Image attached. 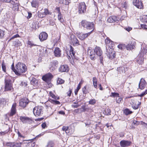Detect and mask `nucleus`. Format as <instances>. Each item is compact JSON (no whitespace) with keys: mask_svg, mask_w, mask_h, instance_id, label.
<instances>
[{"mask_svg":"<svg viewBox=\"0 0 147 147\" xmlns=\"http://www.w3.org/2000/svg\"><path fill=\"white\" fill-rule=\"evenodd\" d=\"M12 69L17 75L21 76L22 73L25 72L27 69L26 66L22 63L19 62L15 66L16 69L13 64L11 65Z\"/></svg>","mask_w":147,"mask_h":147,"instance_id":"f257e3e1","label":"nucleus"},{"mask_svg":"<svg viewBox=\"0 0 147 147\" xmlns=\"http://www.w3.org/2000/svg\"><path fill=\"white\" fill-rule=\"evenodd\" d=\"M11 78V77L9 76L5 77V91H12L13 90Z\"/></svg>","mask_w":147,"mask_h":147,"instance_id":"f03ea898","label":"nucleus"},{"mask_svg":"<svg viewBox=\"0 0 147 147\" xmlns=\"http://www.w3.org/2000/svg\"><path fill=\"white\" fill-rule=\"evenodd\" d=\"M146 53H147V47L146 46L145 47H144L143 49H141L140 52L137 57V62L139 64H141L143 63V56L144 54Z\"/></svg>","mask_w":147,"mask_h":147,"instance_id":"7ed1b4c3","label":"nucleus"},{"mask_svg":"<svg viewBox=\"0 0 147 147\" xmlns=\"http://www.w3.org/2000/svg\"><path fill=\"white\" fill-rule=\"evenodd\" d=\"M81 24L82 26L88 30H92L91 31L92 33L94 29V24L93 22H89L86 21H82L81 22Z\"/></svg>","mask_w":147,"mask_h":147,"instance_id":"20e7f679","label":"nucleus"},{"mask_svg":"<svg viewBox=\"0 0 147 147\" xmlns=\"http://www.w3.org/2000/svg\"><path fill=\"white\" fill-rule=\"evenodd\" d=\"M34 115L37 117L43 114V107L42 106H36L33 110Z\"/></svg>","mask_w":147,"mask_h":147,"instance_id":"39448f33","label":"nucleus"},{"mask_svg":"<svg viewBox=\"0 0 147 147\" xmlns=\"http://www.w3.org/2000/svg\"><path fill=\"white\" fill-rule=\"evenodd\" d=\"M106 54L108 57L110 59H112L115 57V52L113 51L112 48L106 47Z\"/></svg>","mask_w":147,"mask_h":147,"instance_id":"423d86ee","label":"nucleus"},{"mask_svg":"<svg viewBox=\"0 0 147 147\" xmlns=\"http://www.w3.org/2000/svg\"><path fill=\"white\" fill-rule=\"evenodd\" d=\"M94 53L96 54L100 57L99 60L100 61V63H103V57L102 56V52L100 48L98 47H96L94 49Z\"/></svg>","mask_w":147,"mask_h":147,"instance_id":"0eeeda50","label":"nucleus"},{"mask_svg":"<svg viewBox=\"0 0 147 147\" xmlns=\"http://www.w3.org/2000/svg\"><path fill=\"white\" fill-rule=\"evenodd\" d=\"M58 62L56 60H53L51 61L49 66V68L51 71H53L57 68Z\"/></svg>","mask_w":147,"mask_h":147,"instance_id":"6e6552de","label":"nucleus"},{"mask_svg":"<svg viewBox=\"0 0 147 147\" xmlns=\"http://www.w3.org/2000/svg\"><path fill=\"white\" fill-rule=\"evenodd\" d=\"M86 6L84 2H82L79 3L78 9L80 13L85 12L86 11Z\"/></svg>","mask_w":147,"mask_h":147,"instance_id":"1a4fd4ad","label":"nucleus"},{"mask_svg":"<svg viewBox=\"0 0 147 147\" xmlns=\"http://www.w3.org/2000/svg\"><path fill=\"white\" fill-rule=\"evenodd\" d=\"M20 119L23 123L30 124L32 122V119L27 117L21 116L20 117Z\"/></svg>","mask_w":147,"mask_h":147,"instance_id":"9d476101","label":"nucleus"},{"mask_svg":"<svg viewBox=\"0 0 147 147\" xmlns=\"http://www.w3.org/2000/svg\"><path fill=\"white\" fill-rule=\"evenodd\" d=\"M88 54L90 56L91 60H94L95 55L94 50L93 51V49L90 47L88 48L87 49Z\"/></svg>","mask_w":147,"mask_h":147,"instance_id":"9b49d317","label":"nucleus"},{"mask_svg":"<svg viewBox=\"0 0 147 147\" xmlns=\"http://www.w3.org/2000/svg\"><path fill=\"white\" fill-rule=\"evenodd\" d=\"M28 100L27 98H25L20 99L19 102V105L22 107H25L28 104Z\"/></svg>","mask_w":147,"mask_h":147,"instance_id":"f8f14e48","label":"nucleus"},{"mask_svg":"<svg viewBox=\"0 0 147 147\" xmlns=\"http://www.w3.org/2000/svg\"><path fill=\"white\" fill-rule=\"evenodd\" d=\"M92 33V31H90L86 33H80L78 35V38L81 40H83L87 38Z\"/></svg>","mask_w":147,"mask_h":147,"instance_id":"ddd939ff","label":"nucleus"},{"mask_svg":"<svg viewBox=\"0 0 147 147\" xmlns=\"http://www.w3.org/2000/svg\"><path fill=\"white\" fill-rule=\"evenodd\" d=\"M70 40L74 45L77 46L79 45L78 40L73 34L70 36Z\"/></svg>","mask_w":147,"mask_h":147,"instance_id":"4468645a","label":"nucleus"},{"mask_svg":"<svg viewBox=\"0 0 147 147\" xmlns=\"http://www.w3.org/2000/svg\"><path fill=\"white\" fill-rule=\"evenodd\" d=\"M133 3L138 8L141 9L143 7V4L141 0H134Z\"/></svg>","mask_w":147,"mask_h":147,"instance_id":"2eb2a0df","label":"nucleus"},{"mask_svg":"<svg viewBox=\"0 0 147 147\" xmlns=\"http://www.w3.org/2000/svg\"><path fill=\"white\" fill-rule=\"evenodd\" d=\"M105 42L106 46V48H113L114 46V42L109 38H107L106 39Z\"/></svg>","mask_w":147,"mask_h":147,"instance_id":"dca6fc26","label":"nucleus"},{"mask_svg":"<svg viewBox=\"0 0 147 147\" xmlns=\"http://www.w3.org/2000/svg\"><path fill=\"white\" fill-rule=\"evenodd\" d=\"M146 83L143 78H141L139 84V88L141 90L143 89L146 86Z\"/></svg>","mask_w":147,"mask_h":147,"instance_id":"f3484780","label":"nucleus"},{"mask_svg":"<svg viewBox=\"0 0 147 147\" xmlns=\"http://www.w3.org/2000/svg\"><path fill=\"white\" fill-rule=\"evenodd\" d=\"M131 143L130 141L122 140L120 142V144L122 147H125L129 146Z\"/></svg>","mask_w":147,"mask_h":147,"instance_id":"a211bd4d","label":"nucleus"},{"mask_svg":"<svg viewBox=\"0 0 147 147\" xmlns=\"http://www.w3.org/2000/svg\"><path fill=\"white\" fill-rule=\"evenodd\" d=\"M48 37L47 34L45 32L40 33L39 36V38L40 41H42L47 39Z\"/></svg>","mask_w":147,"mask_h":147,"instance_id":"6ab92c4d","label":"nucleus"},{"mask_svg":"<svg viewBox=\"0 0 147 147\" xmlns=\"http://www.w3.org/2000/svg\"><path fill=\"white\" fill-rule=\"evenodd\" d=\"M59 69V71L61 72H67L68 71L69 69L67 65H64L61 66Z\"/></svg>","mask_w":147,"mask_h":147,"instance_id":"aec40b11","label":"nucleus"},{"mask_svg":"<svg viewBox=\"0 0 147 147\" xmlns=\"http://www.w3.org/2000/svg\"><path fill=\"white\" fill-rule=\"evenodd\" d=\"M16 103H14L13 104L11 109V112L9 115L10 116H12L16 114Z\"/></svg>","mask_w":147,"mask_h":147,"instance_id":"412c9836","label":"nucleus"},{"mask_svg":"<svg viewBox=\"0 0 147 147\" xmlns=\"http://www.w3.org/2000/svg\"><path fill=\"white\" fill-rule=\"evenodd\" d=\"M52 77V75L51 73H49L43 76L42 79L44 81L47 82L50 80Z\"/></svg>","mask_w":147,"mask_h":147,"instance_id":"4be33fe9","label":"nucleus"},{"mask_svg":"<svg viewBox=\"0 0 147 147\" xmlns=\"http://www.w3.org/2000/svg\"><path fill=\"white\" fill-rule=\"evenodd\" d=\"M119 20V18H117L115 16H112L109 17L107 19V21L110 23Z\"/></svg>","mask_w":147,"mask_h":147,"instance_id":"5701e85b","label":"nucleus"},{"mask_svg":"<svg viewBox=\"0 0 147 147\" xmlns=\"http://www.w3.org/2000/svg\"><path fill=\"white\" fill-rule=\"evenodd\" d=\"M69 46L70 48L69 53L71 55V57L73 59H76L77 60L78 59L75 56V53L74 51V48L72 47V46H71V45H70Z\"/></svg>","mask_w":147,"mask_h":147,"instance_id":"b1692460","label":"nucleus"},{"mask_svg":"<svg viewBox=\"0 0 147 147\" xmlns=\"http://www.w3.org/2000/svg\"><path fill=\"white\" fill-rule=\"evenodd\" d=\"M54 54L55 57H60L61 56V51L59 48H55L54 51Z\"/></svg>","mask_w":147,"mask_h":147,"instance_id":"393cba45","label":"nucleus"},{"mask_svg":"<svg viewBox=\"0 0 147 147\" xmlns=\"http://www.w3.org/2000/svg\"><path fill=\"white\" fill-rule=\"evenodd\" d=\"M31 83L34 86H37L38 84V80L34 78H32L31 80Z\"/></svg>","mask_w":147,"mask_h":147,"instance_id":"a878e982","label":"nucleus"},{"mask_svg":"<svg viewBox=\"0 0 147 147\" xmlns=\"http://www.w3.org/2000/svg\"><path fill=\"white\" fill-rule=\"evenodd\" d=\"M31 5L33 7L36 8L38 7V0H32L31 2Z\"/></svg>","mask_w":147,"mask_h":147,"instance_id":"bb28decb","label":"nucleus"},{"mask_svg":"<svg viewBox=\"0 0 147 147\" xmlns=\"http://www.w3.org/2000/svg\"><path fill=\"white\" fill-rule=\"evenodd\" d=\"M118 74H122L125 72V68L123 67H121L117 68Z\"/></svg>","mask_w":147,"mask_h":147,"instance_id":"cd10ccee","label":"nucleus"},{"mask_svg":"<svg viewBox=\"0 0 147 147\" xmlns=\"http://www.w3.org/2000/svg\"><path fill=\"white\" fill-rule=\"evenodd\" d=\"M135 46L132 43L129 44L126 46V48L127 50H130L134 49Z\"/></svg>","mask_w":147,"mask_h":147,"instance_id":"c85d7f7f","label":"nucleus"},{"mask_svg":"<svg viewBox=\"0 0 147 147\" xmlns=\"http://www.w3.org/2000/svg\"><path fill=\"white\" fill-rule=\"evenodd\" d=\"M7 102V99L4 98L0 99V104L4 106L5 105L6 102Z\"/></svg>","mask_w":147,"mask_h":147,"instance_id":"c756f323","label":"nucleus"},{"mask_svg":"<svg viewBox=\"0 0 147 147\" xmlns=\"http://www.w3.org/2000/svg\"><path fill=\"white\" fill-rule=\"evenodd\" d=\"M92 81L93 85L95 88H97V79L95 77H94L92 78Z\"/></svg>","mask_w":147,"mask_h":147,"instance_id":"7c9ffc66","label":"nucleus"},{"mask_svg":"<svg viewBox=\"0 0 147 147\" xmlns=\"http://www.w3.org/2000/svg\"><path fill=\"white\" fill-rule=\"evenodd\" d=\"M49 101L51 103L55 105H58L60 104V102L59 101L54 100L52 99H50L49 100Z\"/></svg>","mask_w":147,"mask_h":147,"instance_id":"2f4dec72","label":"nucleus"},{"mask_svg":"<svg viewBox=\"0 0 147 147\" xmlns=\"http://www.w3.org/2000/svg\"><path fill=\"white\" fill-rule=\"evenodd\" d=\"M124 113L126 115L130 114L132 113V112L131 111L128 109H125L123 111Z\"/></svg>","mask_w":147,"mask_h":147,"instance_id":"473e14b6","label":"nucleus"},{"mask_svg":"<svg viewBox=\"0 0 147 147\" xmlns=\"http://www.w3.org/2000/svg\"><path fill=\"white\" fill-rule=\"evenodd\" d=\"M141 20L143 22L147 23V15L143 16Z\"/></svg>","mask_w":147,"mask_h":147,"instance_id":"72a5a7b5","label":"nucleus"},{"mask_svg":"<svg viewBox=\"0 0 147 147\" xmlns=\"http://www.w3.org/2000/svg\"><path fill=\"white\" fill-rule=\"evenodd\" d=\"M22 144V142H13V147H20Z\"/></svg>","mask_w":147,"mask_h":147,"instance_id":"f704fd0d","label":"nucleus"},{"mask_svg":"<svg viewBox=\"0 0 147 147\" xmlns=\"http://www.w3.org/2000/svg\"><path fill=\"white\" fill-rule=\"evenodd\" d=\"M13 5V8L14 10L16 11H18L19 10L18 5V3H15Z\"/></svg>","mask_w":147,"mask_h":147,"instance_id":"c9c22d12","label":"nucleus"},{"mask_svg":"<svg viewBox=\"0 0 147 147\" xmlns=\"http://www.w3.org/2000/svg\"><path fill=\"white\" fill-rule=\"evenodd\" d=\"M37 16L39 18H43L45 16L43 12L38 11L37 13Z\"/></svg>","mask_w":147,"mask_h":147,"instance_id":"e433bc0d","label":"nucleus"},{"mask_svg":"<svg viewBox=\"0 0 147 147\" xmlns=\"http://www.w3.org/2000/svg\"><path fill=\"white\" fill-rule=\"evenodd\" d=\"M58 18L59 20L62 23L64 21L63 18H62L61 16V13L60 14H58Z\"/></svg>","mask_w":147,"mask_h":147,"instance_id":"4c0bfd02","label":"nucleus"},{"mask_svg":"<svg viewBox=\"0 0 147 147\" xmlns=\"http://www.w3.org/2000/svg\"><path fill=\"white\" fill-rule=\"evenodd\" d=\"M119 96V94L118 93L116 92H112L111 95L110 96L111 97H116L117 98Z\"/></svg>","mask_w":147,"mask_h":147,"instance_id":"58836bf2","label":"nucleus"},{"mask_svg":"<svg viewBox=\"0 0 147 147\" xmlns=\"http://www.w3.org/2000/svg\"><path fill=\"white\" fill-rule=\"evenodd\" d=\"M64 81L60 78H58L57 80V83L59 84H62L64 83Z\"/></svg>","mask_w":147,"mask_h":147,"instance_id":"ea45409f","label":"nucleus"},{"mask_svg":"<svg viewBox=\"0 0 147 147\" xmlns=\"http://www.w3.org/2000/svg\"><path fill=\"white\" fill-rule=\"evenodd\" d=\"M116 102L117 103H119L122 100V98L119 96L117 98H116Z\"/></svg>","mask_w":147,"mask_h":147,"instance_id":"a19ab883","label":"nucleus"},{"mask_svg":"<svg viewBox=\"0 0 147 147\" xmlns=\"http://www.w3.org/2000/svg\"><path fill=\"white\" fill-rule=\"evenodd\" d=\"M132 107L134 109H136L138 108V105L134 104V103L132 102V104L131 105Z\"/></svg>","mask_w":147,"mask_h":147,"instance_id":"79ce46f5","label":"nucleus"},{"mask_svg":"<svg viewBox=\"0 0 147 147\" xmlns=\"http://www.w3.org/2000/svg\"><path fill=\"white\" fill-rule=\"evenodd\" d=\"M105 114L107 115H109L111 114V110L109 109L108 108L107 109H106L105 110Z\"/></svg>","mask_w":147,"mask_h":147,"instance_id":"37998d69","label":"nucleus"},{"mask_svg":"<svg viewBox=\"0 0 147 147\" xmlns=\"http://www.w3.org/2000/svg\"><path fill=\"white\" fill-rule=\"evenodd\" d=\"M74 104H75V105H72V107L74 108H77L79 107L82 104H79L78 102H77V103H76L75 102L74 103Z\"/></svg>","mask_w":147,"mask_h":147,"instance_id":"c03bdc74","label":"nucleus"},{"mask_svg":"<svg viewBox=\"0 0 147 147\" xmlns=\"http://www.w3.org/2000/svg\"><path fill=\"white\" fill-rule=\"evenodd\" d=\"M54 146L53 143L52 141L49 142L47 146V147H53Z\"/></svg>","mask_w":147,"mask_h":147,"instance_id":"a18cd8bd","label":"nucleus"},{"mask_svg":"<svg viewBox=\"0 0 147 147\" xmlns=\"http://www.w3.org/2000/svg\"><path fill=\"white\" fill-rule=\"evenodd\" d=\"M13 142H8L6 144V146L10 147H13Z\"/></svg>","mask_w":147,"mask_h":147,"instance_id":"49530a36","label":"nucleus"},{"mask_svg":"<svg viewBox=\"0 0 147 147\" xmlns=\"http://www.w3.org/2000/svg\"><path fill=\"white\" fill-rule=\"evenodd\" d=\"M28 44L30 46V47L36 46V45L34 44L31 41L28 40L27 42Z\"/></svg>","mask_w":147,"mask_h":147,"instance_id":"de8ad7c7","label":"nucleus"},{"mask_svg":"<svg viewBox=\"0 0 147 147\" xmlns=\"http://www.w3.org/2000/svg\"><path fill=\"white\" fill-rule=\"evenodd\" d=\"M2 68L3 71L4 72H6V67L5 65V64L3 63L2 64Z\"/></svg>","mask_w":147,"mask_h":147,"instance_id":"09e8293b","label":"nucleus"},{"mask_svg":"<svg viewBox=\"0 0 147 147\" xmlns=\"http://www.w3.org/2000/svg\"><path fill=\"white\" fill-rule=\"evenodd\" d=\"M147 94V90L142 92L141 94L138 95V96L142 97Z\"/></svg>","mask_w":147,"mask_h":147,"instance_id":"8fccbe9b","label":"nucleus"},{"mask_svg":"<svg viewBox=\"0 0 147 147\" xmlns=\"http://www.w3.org/2000/svg\"><path fill=\"white\" fill-rule=\"evenodd\" d=\"M44 13L45 14V16L48 14H50V12H49L48 10L47 9H45L44 10Z\"/></svg>","mask_w":147,"mask_h":147,"instance_id":"3c124183","label":"nucleus"},{"mask_svg":"<svg viewBox=\"0 0 147 147\" xmlns=\"http://www.w3.org/2000/svg\"><path fill=\"white\" fill-rule=\"evenodd\" d=\"M89 103L91 105H94L96 102V100L94 99H92L89 101Z\"/></svg>","mask_w":147,"mask_h":147,"instance_id":"603ef678","label":"nucleus"},{"mask_svg":"<svg viewBox=\"0 0 147 147\" xmlns=\"http://www.w3.org/2000/svg\"><path fill=\"white\" fill-rule=\"evenodd\" d=\"M5 3H11L13 5V4L15 2L12 0H5Z\"/></svg>","mask_w":147,"mask_h":147,"instance_id":"864d4df0","label":"nucleus"},{"mask_svg":"<svg viewBox=\"0 0 147 147\" xmlns=\"http://www.w3.org/2000/svg\"><path fill=\"white\" fill-rule=\"evenodd\" d=\"M68 127L65 126H63L62 128V130L63 131H65L66 133H67V131L68 130Z\"/></svg>","mask_w":147,"mask_h":147,"instance_id":"5fc2aeb1","label":"nucleus"},{"mask_svg":"<svg viewBox=\"0 0 147 147\" xmlns=\"http://www.w3.org/2000/svg\"><path fill=\"white\" fill-rule=\"evenodd\" d=\"M70 0H63V3L66 5H67L70 3Z\"/></svg>","mask_w":147,"mask_h":147,"instance_id":"6e6d98bb","label":"nucleus"},{"mask_svg":"<svg viewBox=\"0 0 147 147\" xmlns=\"http://www.w3.org/2000/svg\"><path fill=\"white\" fill-rule=\"evenodd\" d=\"M133 123L134 125L137 126L140 124V121L134 120Z\"/></svg>","mask_w":147,"mask_h":147,"instance_id":"4d7b16f0","label":"nucleus"},{"mask_svg":"<svg viewBox=\"0 0 147 147\" xmlns=\"http://www.w3.org/2000/svg\"><path fill=\"white\" fill-rule=\"evenodd\" d=\"M4 36V32L0 29V38H2Z\"/></svg>","mask_w":147,"mask_h":147,"instance_id":"13d9d810","label":"nucleus"},{"mask_svg":"<svg viewBox=\"0 0 147 147\" xmlns=\"http://www.w3.org/2000/svg\"><path fill=\"white\" fill-rule=\"evenodd\" d=\"M8 131H7L6 130L4 131L0 132V135L1 136L4 135L6 134L7 133Z\"/></svg>","mask_w":147,"mask_h":147,"instance_id":"bf43d9fd","label":"nucleus"},{"mask_svg":"<svg viewBox=\"0 0 147 147\" xmlns=\"http://www.w3.org/2000/svg\"><path fill=\"white\" fill-rule=\"evenodd\" d=\"M19 36L18 34H16L15 35H13L12 37H11L10 38V40H11V39H13L14 38L19 37Z\"/></svg>","mask_w":147,"mask_h":147,"instance_id":"052dcab7","label":"nucleus"},{"mask_svg":"<svg viewBox=\"0 0 147 147\" xmlns=\"http://www.w3.org/2000/svg\"><path fill=\"white\" fill-rule=\"evenodd\" d=\"M42 54H41V55L42 56H45L46 53H47V50L45 49V50H43Z\"/></svg>","mask_w":147,"mask_h":147,"instance_id":"680f3d73","label":"nucleus"},{"mask_svg":"<svg viewBox=\"0 0 147 147\" xmlns=\"http://www.w3.org/2000/svg\"><path fill=\"white\" fill-rule=\"evenodd\" d=\"M122 7L125 8L127 7V4L126 2H125L122 3Z\"/></svg>","mask_w":147,"mask_h":147,"instance_id":"e2e57ef3","label":"nucleus"},{"mask_svg":"<svg viewBox=\"0 0 147 147\" xmlns=\"http://www.w3.org/2000/svg\"><path fill=\"white\" fill-rule=\"evenodd\" d=\"M141 26L142 28L147 29V25L144 24H141Z\"/></svg>","mask_w":147,"mask_h":147,"instance_id":"0e129e2a","label":"nucleus"},{"mask_svg":"<svg viewBox=\"0 0 147 147\" xmlns=\"http://www.w3.org/2000/svg\"><path fill=\"white\" fill-rule=\"evenodd\" d=\"M49 94L50 96H51L52 98H55V96L52 93V92H50L49 93Z\"/></svg>","mask_w":147,"mask_h":147,"instance_id":"69168bd1","label":"nucleus"},{"mask_svg":"<svg viewBox=\"0 0 147 147\" xmlns=\"http://www.w3.org/2000/svg\"><path fill=\"white\" fill-rule=\"evenodd\" d=\"M82 90L83 93L86 94V86H84V87L82 88Z\"/></svg>","mask_w":147,"mask_h":147,"instance_id":"338daca9","label":"nucleus"},{"mask_svg":"<svg viewBox=\"0 0 147 147\" xmlns=\"http://www.w3.org/2000/svg\"><path fill=\"white\" fill-rule=\"evenodd\" d=\"M41 126L43 128H45L46 127L47 125L45 123H43L42 124Z\"/></svg>","mask_w":147,"mask_h":147,"instance_id":"774afa93","label":"nucleus"}]
</instances>
